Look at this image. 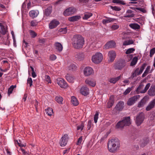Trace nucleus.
<instances>
[{
    "mask_svg": "<svg viewBox=\"0 0 155 155\" xmlns=\"http://www.w3.org/2000/svg\"><path fill=\"white\" fill-rule=\"evenodd\" d=\"M120 147V142L117 138L109 140L107 143V147L109 151L111 153H115Z\"/></svg>",
    "mask_w": 155,
    "mask_h": 155,
    "instance_id": "obj_1",
    "label": "nucleus"
},
{
    "mask_svg": "<svg viewBox=\"0 0 155 155\" xmlns=\"http://www.w3.org/2000/svg\"><path fill=\"white\" fill-rule=\"evenodd\" d=\"M72 41L73 47L78 49L82 48L84 42V38L79 35H74L72 38Z\"/></svg>",
    "mask_w": 155,
    "mask_h": 155,
    "instance_id": "obj_2",
    "label": "nucleus"
},
{
    "mask_svg": "<svg viewBox=\"0 0 155 155\" xmlns=\"http://www.w3.org/2000/svg\"><path fill=\"white\" fill-rule=\"evenodd\" d=\"M131 124L130 118L129 117H125L122 120L118 122L116 125V127L117 128H122L125 126H129Z\"/></svg>",
    "mask_w": 155,
    "mask_h": 155,
    "instance_id": "obj_3",
    "label": "nucleus"
},
{
    "mask_svg": "<svg viewBox=\"0 0 155 155\" xmlns=\"http://www.w3.org/2000/svg\"><path fill=\"white\" fill-rule=\"evenodd\" d=\"M103 55L100 52H97L92 57V61L95 64H98L101 62L103 59Z\"/></svg>",
    "mask_w": 155,
    "mask_h": 155,
    "instance_id": "obj_4",
    "label": "nucleus"
},
{
    "mask_svg": "<svg viewBox=\"0 0 155 155\" xmlns=\"http://www.w3.org/2000/svg\"><path fill=\"white\" fill-rule=\"evenodd\" d=\"M150 83H148L144 87V89L143 88L144 86V85L142 83H141L139 86L137 88L136 91L137 92H140L142 93H145L147 90L149 89L150 87Z\"/></svg>",
    "mask_w": 155,
    "mask_h": 155,
    "instance_id": "obj_5",
    "label": "nucleus"
},
{
    "mask_svg": "<svg viewBox=\"0 0 155 155\" xmlns=\"http://www.w3.org/2000/svg\"><path fill=\"white\" fill-rule=\"evenodd\" d=\"M126 62L125 60L120 59L115 64L114 68L115 69L121 70L126 65Z\"/></svg>",
    "mask_w": 155,
    "mask_h": 155,
    "instance_id": "obj_6",
    "label": "nucleus"
},
{
    "mask_svg": "<svg viewBox=\"0 0 155 155\" xmlns=\"http://www.w3.org/2000/svg\"><path fill=\"white\" fill-rule=\"evenodd\" d=\"M77 11L76 8L70 7L66 9L64 12V15L65 16H68L73 14Z\"/></svg>",
    "mask_w": 155,
    "mask_h": 155,
    "instance_id": "obj_7",
    "label": "nucleus"
},
{
    "mask_svg": "<svg viewBox=\"0 0 155 155\" xmlns=\"http://www.w3.org/2000/svg\"><path fill=\"white\" fill-rule=\"evenodd\" d=\"M144 118V114L141 112L137 115L135 119L136 124L137 126L140 125L143 122Z\"/></svg>",
    "mask_w": 155,
    "mask_h": 155,
    "instance_id": "obj_8",
    "label": "nucleus"
},
{
    "mask_svg": "<svg viewBox=\"0 0 155 155\" xmlns=\"http://www.w3.org/2000/svg\"><path fill=\"white\" fill-rule=\"evenodd\" d=\"M57 83L61 88H65L68 87V85L64 79L60 78H58L56 80Z\"/></svg>",
    "mask_w": 155,
    "mask_h": 155,
    "instance_id": "obj_9",
    "label": "nucleus"
},
{
    "mask_svg": "<svg viewBox=\"0 0 155 155\" xmlns=\"http://www.w3.org/2000/svg\"><path fill=\"white\" fill-rule=\"evenodd\" d=\"M140 97L139 95H137L132 97L129 99L127 102V104L129 106H131L134 104L138 100Z\"/></svg>",
    "mask_w": 155,
    "mask_h": 155,
    "instance_id": "obj_10",
    "label": "nucleus"
},
{
    "mask_svg": "<svg viewBox=\"0 0 155 155\" xmlns=\"http://www.w3.org/2000/svg\"><path fill=\"white\" fill-rule=\"evenodd\" d=\"M80 92L82 95L86 96L89 94L90 90L86 86H83L79 87Z\"/></svg>",
    "mask_w": 155,
    "mask_h": 155,
    "instance_id": "obj_11",
    "label": "nucleus"
},
{
    "mask_svg": "<svg viewBox=\"0 0 155 155\" xmlns=\"http://www.w3.org/2000/svg\"><path fill=\"white\" fill-rule=\"evenodd\" d=\"M68 139V135L67 134H64V136L62 137L59 143L60 146L61 147L65 146L67 143Z\"/></svg>",
    "mask_w": 155,
    "mask_h": 155,
    "instance_id": "obj_12",
    "label": "nucleus"
},
{
    "mask_svg": "<svg viewBox=\"0 0 155 155\" xmlns=\"http://www.w3.org/2000/svg\"><path fill=\"white\" fill-rule=\"evenodd\" d=\"M59 24L60 23L58 21L55 19L53 20L49 24V28L51 29L57 27Z\"/></svg>",
    "mask_w": 155,
    "mask_h": 155,
    "instance_id": "obj_13",
    "label": "nucleus"
},
{
    "mask_svg": "<svg viewBox=\"0 0 155 155\" xmlns=\"http://www.w3.org/2000/svg\"><path fill=\"white\" fill-rule=\"evenodd\" d=\"M116 55V53L114 51H109L108 53L109 61L110 62H113L115 59Z\"/></svg>",
    "mask_w": 155,
    "mask_h": 155,
    "instance_id": "obj_14",
    "label": "nucleus"
},
{
    "mask_svg": "<svg viewBox=\"0 0 155 155\" xmlns=\"http://www.w3.org/2000/svg\"><path fill=\"white\" fill-rule=\"evenodd\" d=\"M93 72L92 68L90 67H87L84 69V74L86 76H88Z\"/></svg>",
    "mask_w": 155,
    "mask_h": 155,
    "instance_id": "obj_15",
    "label": "nucleus"
},
{
    "mask_svg": "<svg viewBox=\"0 0 155 155\" xmlns=\"http://www.w3.org/2000/svg\"><path fill=\"white\" fill-rule=\"evenodd\" d=\"M115 43L112 41H110L106 43L104 46V48L107 49L110 48L114 47L115 45Z\"/></svg>",
    "mask_w": 155,
    "mask_h": 155,
    "instance_id": "obj_16",
    "label": "nucleus"
},
{
    "mask_svg": "<svg viewBox=\"0 0 155 155\" xmlns=\"http://www.w3.org/2000/svg\"><path fill=\"white\" fill-rule=\"evenodd\" d=\"M39 12L38 10H31L29 12L30 16L32 18H34L36 17L39 14Z\"/></svg>",
    "mask_w": 155,
    "mask_h": 155,
    "instance_id": "obj_17",
    "label": "nucleus"
},
{
    "mask_svg": "<svg viewBox=\"0 0 155 155\" xmlns=\"http://www.w3.org/2000/svg\"><path fill=\"white\" fill-rule=\"evenodd\" d=\"M155 105V99H154L151 101L149 104L146 107V110L147 111H149L153 108Z\"/></svg>",
    "mask_w": 155,
    "mask_h": 155,
    "instance_id": "obj_18",
    "label": "nucleus"
},
{
    "mask_svg": "<svg viewBox=\"0 0 155 155\" xmlns=\"http://www.w3.org/2000/svg\"><path fill=\"white\" fill-rule=\"evenodd\" d=\"M81 18L80 15H75L69 17L68 18V20L71 22H74L77 21Z\"/></svg>",
    "mask_w": 155,
    "mask_h": 155,
    "instance_id": "obj_19",
    "label": "nucleus"
},
{
    "mask_svg": "<svg viewBox=\"0 0 155 155\" xmlns=\"http://www.w3.org/2000/svg\"><path fill=\"white\" fill-rule=\"evenodd\" d=\"M85 82L86 84L93 87L95 86L96 84L95 81L93 80L86 79Z\"/></svg>",
    "mask_w": 155,
    "mask_h": 155,
    "instance_id": "obj_20",
    "label": "nucleus"
},
{
    "mask_svg": "<svg viewBox=\"0 0 155 155\" xmlns=\"http://www.w3.org/2000/svg\"><path fill=\"white\" fill-rule=\"evenodd\" d=\"M121 77V75H120L119 76L115 78H111L108 79V81L110 82V83L114 84Z\"/></svg>",
    "mask_w": 155,
    "mask_h": 155,
    "instance_id": "obj_21",
    "label": "nucleus"
},
{
    "mask_svg": "<svg viewBox=\"0 0 155 155\" xmlns=\"http://www.w3.org/2000/svg\"><path fill=\"white\" fill-rule=\"evenodd\" d=\"M124 107V103L122 101L119 102L116 105L115 107L117 110H121Z\"/></svg>",
    "mask_w": 155,
    "mask_h": 155,
    "instance_id": "obj_22",
    "label": "nucleus"
},
{
    "mask_svg": "<svg viewBox=\"0 0 155 155\" xmlns=\"http://www.w3.org/2000/svg\"><path fill=\"white\" fill-rule=\"evenodd\" d=\"M56 49L59 52L61 51L63 49V46L62 45L58 42H56L54 44Z\"/></svg>",
    "mask_w": 155,
    "mask_h": 155,
    "instance_id": "obj_23",
    "label": "nucleus"
},
{
    "mask_svg": "<svg viewBox=\"0 0 155 155\" xmlns=\"http://www.w3.org/2000/svg\"><path fill=\"white\" fill-rule=\"evenodd\" d=\"M52 10V7L49 6L45 10L44 14L47 16H49L51 14Z\"/></svg>",
    "mask_w": 155,
    "mask_h": 155,
    "instance_id": "obj_24",
    "label": "nucleus"
},
{
    "mask_svg": "<svg viewBox=\"0 0 155 155\" xmlns=\"http://www.w3.org/2000/svg\"><path fill=\"white\" fill-rule=\"evenodd\" d=\"M133 11L130 10H128L126 12L125 16H124L126 18H132L134 16V14L132 13Z\"/></svg>",
    "mask_w": 155,
    "mask_h": 155,
    "instance_id": "obj_25",
    "label": "nucleus"
},
{
    "mask_svg": "<svg viewBox=\"0 0 155 155\" xmlns=\"http://www.w3.org/2000/svg\"><path fill=\"white\" fill-rule=\"evenodd\" d=\"M71 102L74 106H77L78 104V102L77 98L74 96H72L71 97Z\"/></svg>",
    "mask_w": 155,
    "mask_h": 155,
    "instance_id": "obj_26",
    "label": "nucleus"
},
{
    "mask_svg": "<svg viewBox=\"0 0 155 155\" xmlns=\"http://www.w3.org/2000/svg\"><path fill=\"white\" fill-rule=\"evenodd\" d=\"M129 26L131 28L135 30L139 29L140 28V25L137 23H131Z\"/></svg>",
    "mask_w": 155,
    "mask_h": 155,
    "instance_id": "obj_27",
    "label": "nucleus"
},
{
    "mask_svg": "<svg viewBox=\"0 0 155 155\" xmlns=\"http://www.w3.org/2000/svg\"><path fill=\"white\" fill-rule=\"evenodd\" d=\"M115 19L114 18H108L106 19H103L102 20V23L104 24H105L106 23L113 21Z\"/></svg>",
    "mask_w": 155,
    "mask_h": 155,
    "instance_id": "obj_28",
    "label": "nucleus"
},
{
    "mask_svg": "<svg viewBox=\"0 0 155 155\" xmlns=\"http://www.w3.org/2000/svg\"><path fill=\"white\" fill-rule=\"evenodd\" d=\"M66 78L68 81L69 82L73 83L74 81V78L72 76H70L68 74H67L66 76Z\"/></svg>",
    "mask_w": 155,
    "mask_h": 155,
    "instance_id": "obj_29",
    "label": "nucleus"
},
{
    "mask_svg": "<svg viewBox=\"0 0 155 155\" xmlns=\"http://www.w3.org/2000/svg\"><path fill=\"white\" fill-rule=\"evenodd\" d=\"M148 94L150 96L155 95V88L151 87L148 91Z\"/></svg>",
    "mask_w": 155,
    "mask_h": 155,
    "instance_id": "obj_30",
    "label": "nucleus"
},
{
    "mask_svg": "<svg viewBox=\"0 0 155 155\" xmlns=\"http://www.w3.org/2000/svg\"><path fill=\"white\" fill-rule=\"evenodd\" d=\"M92 14L87 12L84 13V16L83 17V19L84 20H87L92 15Z\"/></svg>",
    "mask_w": 155,
    "mask_h": 155,
    "instance_id": "obj_31",
    "label": "nucleus"
},
{
    "mask_svg": "<svg viewBox=\"0 0 155 155\" xmlns=\"http://www.w3.org/2000/svg\"><path fill=\"white\" fill-rule=\"evenodd\" d=\"M84 56L80 53H77L75 54V58L76 60L81 61L83 59Z\"/></svg>",
    "mask_w": 155,
    "mask_h": 155,
    "instance_id": "obj_32",
    "label": "nucleus"
},
{
    "mask_svg": "<svg viewBox=\"0 0 155 155\" xmlns=\"http://www.w3.org/2000/svg\"><path fill=\"white\" fill-rule=\"evenodd\" d=\"M139 70V68H137L136 69L134 72H133L131 76L129 78V79H133L135 77L138 75V71Z\"/></svg>",
    "mask_w": 155,
    "mask_h": 155,
    "instance_id": "obj_33",
    "label": "nucleus"
},
{
    "mask_svg": "<svg viewBox=\"0 0 155 155\" xmlns=\"http://www.w3.org/2000/svg\"><path fill=\"white\" fill-rule=\"evenodd\" d=\"M146 66L147 64L146 63H144L142 65V66L140 67V70L139 69V70L138 71V75L142 73Z\"/></svg>",
    "mask_w": 155,
    "mask_h": 155,
    "instance_id": "obj_34",
    "label": "nucleus"
},
{
    "mask_svg": "<svg viewBox=\"0 0 155 155\" xmlns=\"http://www.w3.org/2000/svg\"><path fill=\"white\" fill-rule=\"evenodd\" d=\"M55 101L58 103L62 104V101H63V98L60 96H58L55 98Z\"/></svg>",
    "mask_w": 155,
    "mask_h": 155,
    "instance_id": "obj_35",
    "label": "nucleus"
},
{
    "mask_svg": "<svg viewBox=\"0 0 155 155\" xmlns=\"http://www.w3.org/2000/svg\"><path fill=\"white\" fill-rule=\"evenodd\" d=\"M45 111L46 114L49 116L52 115L53 113V109L50 107H48L47 109L45 110Z\"/></svg>",
    "mask_w": 155,
    "mask_h": 155,
    "instance_id": "obj_36",
    "label": "nucleus"
},
{
    "mask_svg": "<svg viewBox=\"0 0 155 155\" xmlns=\"http://www.w3.org/2000/svg\"><path fill=\"white\" fill-rule=\"evenodd\" d=\"M112 2L114 3L119 4L120 5H125L126 3L124 1L120 0H113Z\"/></svg>",
    "mask_w": 155,
    "mask_h": 155,
    "instance_id": "obj_37",
    "label": "nucleus"
},
{
    "mask_svg": "<svg viewBox=\"0 0 155 155\" xmlns=\"http://www.w3.org/2000/svg\"><path fill=\"white\" fill-rule=\"evenodd\" d=\"M134 41L132 40H130L125 41L123 44V45H127L134 43Z\"/></svg>",
    "mask_w": 155,
    "mask_h": 155,
    "instance_id": "obj_38",
    "label": "nucleus"
},
{
    "mask_svg": "<svg viewBox=\"0 0 155 155\" xmlns=\"http://www.w3.org/2000/svg\"><path fill=\"white\" fill-rule=\"evenodd\" d=\"M137 60L138 58L137 57H134L131 62L130 66H133L135 65L137 62Z\"/></svg>",
    "mask_w": 155,
    "mask_h": 155,
    "instance_id": "obj_39",
    "label": "nucleus"
},
{
    "mask_svg": "<svg viewBox=\"0 0 155 155\" xmlns=\"http://www.w3.org/2000/svg\"><path fill=\"white\" fill-rule=\"evenodd\" d=\"M77 67L74 64H71L68 67V69L70 71H73L76 69Z\"/></svg>",
    "mask_w": 155,
    "mask_h": 155,
    "instance_id": "obj_40",
    "label": "nucleus"
},
{
    "mask_svg": "<svg viewBox=\"0 0 155 155\" xmlns=\"http://www.w3.org/2000/svg\"><path fill=\"white\" fill-rule=\"evenodd\" d=\"M16 87V85H12L8 89V94L9 95L11 93H12L13 89Z\"/></svg>",
    "mask_w": 155,
    "mask_h": 155,
    "instance_id": "obj_41",
    "label": "nucleus"
},
{
    "mask_svg": "<svg viewBox=\"0 0 155 155\" xmlns=\"http://www.w3.org/2000/svg\"><path fill=\"white\" fill-rule=\"evenodd\" d=\"M145 103V101L144 99H142L138 103V107H143Z\"/></svg>",
    "mask_w": 155,
    "mask_h": 155,
    "instance_id": "obj_42",
    "label": "nucleus"
},
{
    "mask_svg": "<svg viewBox=\"0 0 155 155\" xmlns=\"http://www.w3.org/2000/svg\"><path fill=\"white\" fill-rule=\"evenodd\" d=\"M149 140L148 137H146L143 139V141L142 143L141 146L143 147L145 146L149 142Z\"/></svg>",
    "mask_w": 155,
    "mask_h": 155,
    "instance_id": "obj_43",
    "label": "nucleus"
},
{
    "mask_svg": "<svg viewBox=\"0 0 155 155\" xmlns=\"http://www.w3.org/2000/svg\"><path fill=\"white\" fill-rule=\"evenodd\" d=\"M114 101L113 100H110L107 103V107L110 108L113 105Z\"/></svg>",
    "mask_w": 155,
    "mask_h": 155,
    "instance_id": "obj_44",
    "label": "nucleus"
},
{
    "mask_svg": "<svg viewBox=\"0 0 155 155\" xmlns=\"http://www.w3.org/2000/svg\"><path fill=\"white\" fill-rule=\"evenodd\" d=\"M135 50V49L133 48H130L127 50L126 51V54H129L131 53H133L134 51Z\"/></svg>",
    "mask_w": 155,
    "mask_h": 155,
    "instance_id": "obj_45",
    "label": "nucleus"
},
{
    "mask_svg": "<svg viewBox=\"0 0 155 155\" xmlns=\"http://www.w3.org/2000/svg\"><path fill=\"white\" fill-rule=\"evenodd\" d=\"M119 28V26L116 24H114L110 27V28L112 31L115 30Z\"/></svg>",
    "mask_w": 155,
    "mask_h": 155,
    "instance_id": "obj_46",
    "label": "nucleus"
},
{
    "mask_svg": "<svg viewBox=\"0 0 155 155\" xmlns=\"http://www.w3.org/2000/svg\"><path fill=\"white\" fill-rule=\"evenodd\" d=\"M29 33L32 38H35L37 36V34L34 31L30 30Z\"/></svg>",
    "mask_w": 155,
    "mask_h": 155,
    "instance_id": "obj_47",
    "label": "nucleus"
},
{
    "mask_svg": "<svg viewBox=\"0 0 155 155\" xmlns=\"http://www.w3.org/2000/svg\"><path fill=\"white\" fill-rule=\"evenodd\" d=\"M99 115V113L98 112H97L94 115V122L95 123H96L97 122V120L98 118V116Z\"/></svg>",
    "mask_w": 155,
    "mask_h": 155,
    "instance_id": "obj_48",
    "label": "nucleus"
},
{
    "mask_svg": "<svg viewBox=\"0 0 155 155\" xmlns=\"http://www.w3.org/2000/svg\"><path fill=\"white\" fill-rule=\"evenodd\" d=\"M110 8L113 10H115L116 11H119L121 9L119 7L116 6H115L114 7L111 6H110Z\"/></svg>",
    "mask_w": 155,
    "mask_h": 155,
    "instance_id": "obj_49",
    "label": "nucleus"
},
{
    "mask_svg": "<svg viewBox=\"0 0 155 155\" xmlns=\"http://www.w3.org/2000/svg\"><path fill=\"white\" fill-rule=\"evenodd\" d=\"M67 28L65 27L64 28H60L59 31L60 32H62V33L64 34L66 33L67 32Z\"/></svg>",
    "mask_w": 155,
    "mask_h": 155,
    "instance_id": "obj_50",
    "label": "nucleus"
},
{
    "mask_svg": "<svg viewBox=\"0 0 155 155\" xmlns=\"http://www.w3.org/2000/svg\"><path fill=\"white\" fill-rule=\"evenodd\" d=\"M155 53V48L152 49L150 51V57H152L153 55Z\"/></svg>",
    "mask_w": 155,
    "mask_h": 155,
    "instance_id": "obj_51",
    "label": "nucleus"
},
{
    "mask_svg": "<svg viewBox=\"0 0 155 155\" xmlns=\"http://www.w3.org/2000/svg\"><path fill=\"white\" fill-rule=\"evenodd\" d=\"M131 90V89L130 87H128L124 92V94L126 95L129 94Z\"/></svg>",
    "mask_w": 155,
    "mask_h": 155,
    "instance_id": "obj_52",
    "label": "nucleus"
},
{
    "mask_svg": "<svg viewBox=\"0 0 155 155\" xmlns=\"http://www.w3.org/2000/svg\"><path fill=\"white\" fill-rule=\"evenodd\" d=\"M27 84H30V86L31 87L32 85V79L31 78H28V79L27 81Z\"/></svg>",
    "mask_w": 155,
    "mask_h": 155,
    "instance_id": "obj_53",
    "label": "nucleus"
},
{
    "mask_svg": "<svg viewBox=\"0 0 155 155\" xmlns=\"http://www.w3.org/2000/svg\"><path fill=\"white\" fill-rule=\"evenodd\" d=\"M38 24V22L35 20H33L31 21V25L32 26H35L37 25Z\"/></svg>",
    "mask_w": 155,
    "mask_h": 155,
    "instance_id": "obj_54",
    "label": "nucleus"
},
{
    "mask_svg": "<svg viewBox=\"0 0 155 155\" xmlns=\"http://www.w3.org/2000/svg\"><path fill=\"white\" fill-rule=\"evenodd\" d=\"M82 140V136L80 137L78 139L76 144L78 145H80Z\"/></svg>",
    "mask_w": 155,
    "mask_h": 155,
    "instance_id": "obj_55",
    "label": "nucleus"
},
{
    "mask_svg": "<svg viewBox=\"0 0 155 155\" xmlns=\"http://www.w3.org/2000/svg\"><path fill=\"white\" fill-rule=\"evenodd\" d=\"M45 80L48 83H51L50 77L48 75H45Z\"/></svg>",
    "mask_w": 155,
    "mask_h": 155,
    "instance_id": "obj_56",
    "label": "nucleus"
},
{
    "mask_svg": "<svg viewBox=\"0 0 155 155\" xmlns=\"http://www.w3.org/2000/svg\"><path fill=\"white\" fill-rule=\"evenodd\" d=\"M56 56L54 54H52L50 57V59L51 61H54L56 59Z\"/></svg>",
    "mask_w": 155,
    "mask_h": 155,
    "instance_id": "obj_57",
    "label": "nucleus"
},
{
    "mask_svg": "<svg viewBox=\"0 0 155 155\" xmlns=\"http://www.w3.org/2000/svg\"><path fill=\"white\" fill-rule=\"evenodd\" d=\"M84 127V125L83 124L78 126L77 127V130H80L81 131L82 130Z\"/></svg>",
    "mask_w": 155,
    "mask_h": 155,
    "instance_id": "obj_58",
    "label": "nucleus"
},
{
    "mask_svg": "<svg viewBox=\"0 0 155 155\" xmlns=\"http://www.w3.org/2000/svg\"><path fill=\"white\" fill-rule=\"evenodd\" d=\"M136 9L144 13H145L146 12V10L143 8H136Z\"/></svg>",
    "mask_w": 155,
    "mask_h": 155,
    "instance_id": "obj_59",
    "label": "nucleus"
},
{
    "mask_svg": "<svg viewBox=\"0 0 155 155\" xmlns=\"http://www.w3.org/2000/svg\"><path fill=\"white\" fill-rule=\"evenodd\" d=\"M150 66H148L144 71L148 73L150 71Z\"/></svg>",
    "mask_w": 155,
    "mask_h": 155,
    "instance_id": "obj_60",
    "label": "nucleus"
},
{
    "mask_svg": "<svg viewBox=\"0 0 155 155\" xmlns=\"http://www.w3.org/2000/svg\"><path fill=\"white\" fill-rule=\"evenodd\" d=\"M27 97V94H24V97L22 98V101L24 102L25 101Z\"/></svg>",
    "mask_w": 155,
    "mask_h": 155,
    "instance_id": "obj_61",
    "label": "nucleus"
},
{
    "mask_svg": "<svg viewBox=\"0 0 155 155\" xmlns=\"http://www.w3.org/2000/svg\"><path fill=\"white\" fill-rule=\"evenodd\" d=\"M45 41L44 39H40L39 40V42L41 43H44L45 42Z\"/></svg>",
    "mask_w": 155,
    "mask_h": 155,
    "instance_id": "obj_62",
    "label": "nucleus"
},
{
    "mask_svg": "<svg viewBox=\"0 0 155 155\" xmlns=\"http://www.w3.org/2000/svg\"><path fill=\"white\" fill-rule=\"evenodd\" d=\"M28 44V43L26 42L25 40L23 41V45L25 48L27 47Z\"/></svg>",
    "mask_w": 155,
    "mask_h": 155,
    "instance_id": "obj_63",
    "label": "nucleus"
},
{
    "mask_svg": "<svg viewBox=\"0 0 155 155\" xmlns=\"http://www.w3.org/2000/svg\"><path fill=\"white\" fill-rule=\"evenodd\" d=\"M32 77L33 78H35L36 76V74L35 71L32 72L31 73Z\"/></svg>",
    "mask_w": 155,
    "mask_h": 155,
    "instance_id": "obj_64",
    "label": "nucleus"
}]
</instances>
